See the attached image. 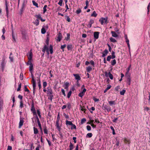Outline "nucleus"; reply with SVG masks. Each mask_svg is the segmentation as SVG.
Here are the masks:
<instances>
[{"mask_svg":"<svg viewBox=\"0 0 150 150\" xmlns=\"http://www.w3.org/2000/svg\"><path fill=\"white\" fill-rule=\"evenodd\" d=\"M87 129L88 131H90L91 129V127L89 125H87L86 126Z\"/></svg>","mask_w":150,"mask_h":150,"instance_id":"0e129e2a","label":"nucleus"},{"mask_svg":"<svg viewBox=\"0 0 150 150\" xmlns=\"http://www.w3.org/2000/svg\"><path fill=\"white\" fill-rule=\"evenodd\" d=\"M86 118H82L81 119V124H82L83 123L86 121Z\"/></svg>","mask_w":150,"mask_h":150,"instance_id":"de8ad7c7","label":"nucleus"},{"mask_svg":"<svg viewBox=\"0 0 150 150\" xmlns=\"http://www.w3.org/2000/svg\"><path fill=\"white\" fill-rule=\"evenodd\" d=\"M33 23L36 25L37 26L39 24V21H38V19H37L35 22H34Z\"/></svg>","mask_w":150,"mask_h":150,"instance_id":"473e14b6","label":"nucleus"},{"mask_svg":"<svg viewBox=\"0 0 150 150\" xmlns=\"http://www.w3.org/2000/svg\"><path fill=\"white\" fill-rule=\"evenodd\" d=\"M109 103L110 105L112 106V105H115V101H110L108 102Z\"/></svg>","mask_w":150,"mask_h":150,"instance_id":"f3484780","label":"nucleus"},{"mask_svg":"<svg viewBox=\"0 0 150 150\" xmlns=\"http://www.w3.org/2000/svg\"><path fill=\"white\" fill-rule=\"evenodd\" d=\"M53 48L52 45H50L49 46V48L48 47L47 49V50L46 52H47V55H49V50L50 52V53L51 54H52L53 53Z\"/></svg>","mask_w":150,"mask_h":150,"instance_id":"f257e3e1","label":"nucleus"},{"mask_svg":"<svg viewBox=\"0 0 150 150\" xmlns=\"http://www.w3.org/2000/svg\"><path fill=\"white\" fill-rule=\"evenodd\" d=\"M49 38L47 37V39L46 40V43L47 44V45H47V46H48L49 45Z\"/></svg>","mask_w":150,"mask_h":150,"instance_id":"3c124183","label":"nucleus"},{"mask_svg":"<svg viewBox=\"0 0 150 150\" xmlns=\"http://www.w3.org/2000/svg\"><path fill=\"white\" fill-rule=\"evenodd\" d=\"M110 40L112 42H117L116 40L114 38L112 37L110 38Z\"/></svg>","mask_w":150,"mask_h":150,"instance_id":"5701e85b","label":"nucleus"},{"mask_svg":"<svg viewBox=\"0 0 150 150\" xmlns=\"http://www.w3.org/2000/svg\"><path fill=\"white\" fill-rule=\"evenodd\" d=\"M71 129H76V126L75 125L72 124V125H71Z\"/></svg>","mask_w":150,"mask_h":150,"instance_id":"49530a36","label":"nucleus"},{"mask_svg":"<svg viewBox=\"0 0 150 150\" xmlns=\"http://www.w3.org/2000/svg\"><path fill=\"white\" fill-rule=\"evenodd\" d=\"M41 33L42 34H44L46 32V30L44 28H42L41 30Z\"/></svg>","mask_w":150,"mask_h":150,"instance_id":"2f4dec72","label":"nucleus"},{"mask_svg":"<svg viewBox=\"0 0 150 150\" xmlns=\"http://www.w3.org/2000/svg\"><path fill=\"white\" fill-rule=\"evenodd\" d=\"M21 83H20L18 86V88L17 89V91H19L20 90L21 88Z\"/></svg>","mask_w":150,"mask_h":150,"instance_id":"a19ab883","label":"nucleus"},{"mask_svg":"<svg viewBox=\"0 0 150 150\" xmlns=\"http://www.w3.org/2000/svg\"><path fill=\"white\" fill-rule=\"evenodd\" d=\"M6 62L5 61V59L3 58L2 59V61L1 63V66L3 70L4 69V67L5 66Z\"/></svg>","mask_w":150,"mask_h":150,"instance_id":"39448f33","label":"nucleus"},{"mask_svg":"<svg viewBox=\"0 0 150 150\" xmlns=\"http://www.w3.org/2000/svg\"><path fill=\"white\" fill-rule=\"evenodd\" d=\"M29 55L28 57V59H32V53L31 52H29Z\"/></svg>","mask_w":150,"mask_h":150,"instance_id":"a211bd4d","label":"nucleus"},{"mask_svg":"<svg viewBox=\"0 0 150 150\" xmlns=\"http://www.w3.org/2000/svg\"><path fill=\"white\" fill-rule=\"evenodd\" d=\"M103 110H107L108 112H109L110 111V108L106 105H103Z\"/></svg>","mask_w":150,"mask_h":150,"instance_id":"7ed1b4c3","label":"nucleus"},{"mask_svg":"<svg viewBox=\"0 0 150 150\" xmlns=\"http://www.w3.org/2000/svg\"><path fill=\"white\" fill-rule=\"evenodd\" d=\"M48 46H47L46 45H45L44 47H43V48L42 49V52L44 53H45V51H46L47 50V49Z\"/></svg>","mask_w":150,"mask_h":150,"instance_id":"f8f14e48","label":"nucleus"},{"mask_svg":"<svg viewBox=\"0 0 150 150\" xmlns=\"http://www.w3.org/2000/svg\"><path fill=\"white\" fill-rule=\"evenodd\" d=\"M32 3H33V4L34 6H35L36 7H37V8L38 7V4L36 2L34 1L33 0L32 1Z\"/></svg>","mask_w":150,"mask_h":150,"instance_id":"b1692460","label":"nucleus"},{"mask_svg":"<svg viewBox=\"0 0 150 150\" xmlns=\"http://www.w3.org/2000/svg\"><path fill=\"white\" fill-rule=\"evenodd\" d=\"M93 135V134L92 133H88L86 136V137H88L89 138H91V137Z\"/></svg>","mask_w":150,"mask_h":150,"instance_id":"7c9ffc66","label":"nucleus"},{"mask_svg":"<svg viewBox=\"0 0 150 150\" xmlns=\"http://www.w3.org/2000/svg\"><path fill=\"white\" fill-rule=\"evenodd\" d=\"M37 113L39 118H41V116L40 115V112L39 110H37Z\"/></svg>","mask_w":150,"mask_h":150,"instance_id":"a18cd8bd","label":"nucleus"},{"mask_svg":"<svg viewBox=\"0 0 150 150\" xmlns=\"http://www.w3.org/2000/svg\"><path fill=\"white\" fill-rule=\"evenodd\" d=\"M108 74V76H109V77H110V79L111 80L113 79V76L112 75L111 73L110 72H109Z\"/></svg>","mask_w":150,"mask_h":150,"instance_id":"cd10ccee","label":"nucleus"},{"mask_svg":"<svg viewBox=\"0 0 150 150\" xmlns=\"http://www.w3.org/2000/svg\"><path fill=\"white\" fill-rule=\"evenodd\" d=\"M31 110L32 111L33 113V115H36L37 113L36 112L35 108L34 106L33 102L32 105V107L31 109Z\"/></svg>","mask_w":150,"mask_h":150,"instance_id":"f03ea898","label":"nucleus"},{"mask_svg":"<svg viewBox=\"0 0 150 150\" xmlns=\"http://www.w3.org/2000/svg\"><path fill=\"white\" fill-rule=\"evenodd\" d=\"M33 130L34 134H36L38 133V129L37 128H35V127H33Z\"/></svg>","mask_w":150,"mask_h":150,"instance_id":"4be33fe9","label":"nucleus"},{"mask_svg":"<svg viewBox=\"0 0 150 150\" xmlns=\"http://www.w3.org/2000/svg\"><path fill=\"white\" fill-rule=\"evenodd\" d=\"M97 16V14L96 13L95 11H94L93 13L91 14V16H94L96 17Z\"/></svg>","mask_w":150,"mask_h":150,"instance_id":"58836bf2","label":"nucleus"},{"mask_svg":"<svg viewBox=\"0 0 150 150\" xmlns=\"http://www.w3.org/2000/svg\"><path fill=\"white\" fill-rule=\"evenodd\" d=\"M37 123L38 124L39 127L40 128V129L41 130V132H42V134H43V132H42V127H41V124L40 123V122H37Z\"/></svg>","mask_w":150,"mask_h":150,"instance_id":"a878e982","label":"nucleus"},{"mask_svg":"<svg viewBox=\"0 0 150 150\" xmlns=\"http://www.w3.org/2000/svg\"><path fill=\"white\" fill-rule=\"evenodd\" d=\"M111 33L112 36L113 37H117L118 36V35L115 32V31H112Z\"/></svg>","mask_w":150,"mask_h":150,"instance_id":"4468645a","label":"nucleus"},{"mask_svg":"<svg viewBox=\"0 0 150 150\" xmlns=\"http://www.w3.org/2000/svg\"><path fill=\"white\" fill-rule=\"evenodd\" d=\"M120 88V86H117L115 88V90L116 91H118L119 89Z\"/></svg>","mask_w":150,"mask_h":150,"instance_id":"8fccbe9b","label":"nucleus"},{"mask_svg":"<svg viewBox=\"0 0 150 150\" xmlns=\"http://www.w3.org/2000/svg\"><path fill=\"white\" fill-rule=\"evenodd\" d=\"M12 37L13 39V41L15 42H16V40L15 39V36L14 35V34L13 33V31H12Z\"/></svg>","mask_w":150,"mask_h":150,"instance_id":"4c0bfd02","label":"nucleus"},{"mask_svg":"<svg viewBox=\"0 0 150 150\" xmlns=\"http://www.w3.org/2000/svg\"><path fill=\"white\" fill-rule=\"evenodd\" d=\"M44 133L45 134H48V130L47 129V127H45L44 129Z\"/></svg>","mask_w":150,"mask_h":150,"instance_id":"c9c22d12","label":"nucleus"},{"mask_svg":"<svg viewBox=\"0 0 150 150\" xmlns=\"http://www.w3.org/2000/svg\"><path fill=\"white\" fill-rule=\"evenodd\" d=\"M47 94L49 96L50 95H52V90L51 89H48V90H47Z\"/></svg>","mask_w":150,"mask_h":150,"instance_id":"1a4fd4ad","label":"nucleus"},{"mask_svg":"<svg viewBox=\"0 0 150 150\" xmlns=\"http://www.w3.org/2000/svg\"><path fill=\"white\" fill-rule=\"evenodd\" d=\"M84 95V94L82 93L81 92L79 93L78 96L80 97H82Z\"/></svg>","mask_w":150,"mask_h":150,"instance_id":"5fc2aeb1","label":"nucleus"},{"mask_svg":"<svg viewBox=\"0 0 150 150\" xmlns=\"http://www.w3.org/2000/svg\"><path fill=\"white\" fill-rule=\"evenodd\" d=\"M6 11L7 16V18H8V8L7 6L6 3Z\"/></svg>","mask_w":150,"mask_h":150,"instance_id":"aec40b11","label":"nucleus"},{"mask_svg":"<svg viewBox=\"0 0 150 150\" xmlns=\"http://www.w3.org/2000/svg\"><path fill=\"white\" fill-rule=\"evenodd\" d=\"M67 48L68 50H71L72 49V45H68L67 46Z\"/></svg>","mask_w":150,"mask_h":150,"instance_id":"c756f323","label":"nucleus"},{"mask_svg":"<svg viewBox=\"0 0 150 150\" xmlns=\"http://www.w3.org/2000/svg\"><path fill=\"white\" fill-rule=\"evenodd\" d=\"M116 61L115 59H114L111 62V65L112 66H114L116 64Z\"/></svg>","mask_w":150,"mask_h":150,"instance_id":"bb28decb","label":"nucleus"},{"mask_svg":"<svg viewBox=\"0 0 150 150\" xmlns=\"http://www.w3.org/2000/svg\"><path fill=\"white\" fill-rule=\"evenodd\" d=\"M127 82L131 81V79L129 75H128L127 76Z\"/></svg>","mask_w":150,"mask_h":150,"instance_id":"37998d69","label":"nucleus"},{"mask_svg":"<svg viewBox=\"0 0 150 150\" xmlns=\"http://www.w3.org/2000/svg\"><path fill=\"white\" fill-rule=\"evenodd\" d=\"M131 67V65L130 64L129 67L127 69V71L126 72V74H127L128 73L129 74V71L130 70V68Z\"/></svg>","mask_w":150,"mask_h":150,"instance_id":"c03bdc74","label":"nucleus"},{"mask_svg":"<svg viewBox=\"0 0 150 150\" xmlns=\"http://www.w3.org/2000/svg\"><path fill=\"white\" fill-rule=\"evenodd\" d=\"M20 78L21 80H22L23 79V75L22 73H21L20 76Z\"/></svg>","mask_w":150,"mask_h":150,"instance_id":"680f3d73","label":"nucleus"},{"mask_svg":"<svg viewBox=\"0 0 150 150\" xmlns=\"http://www.w3.org/2000/svg\"><path fill=\"white\" fill-rule=\"evenodd\" d=\"M46 140L47 141V142L48 143V144L50 146H51L52 145H53V144H52L51 142L49 140H48L47 139Z\"/></svg>","mask_w":150,"mask_h":150,"instance_id":"bf43d9fd","label":"nucleus"},{"mask_svg":"<svg viewBox=\"0 0 150 150\" xmlns=\"http://www.w3.org/2000/svg\"><path fill=\"white\" fill-rule=\"evenodd\" d=\"M24 91H25L26 92H30V91L28 89L27 86H24Z\"/></svg>","mask_w":150,"mask_h":150,"instance_id":"4d7b16f0","label":"nucleus"},{"mask_svg":"<svg viewBox=\"0 0 150 150\" xmlns=\"http://www.w3.org/2000/svg\"><path fill=\"white\" fill-rule=\"evenodd\" d=\"M81 11V10L80 8H79L76 11V13L78 14L80 13Z\"/></svg>","mask_w":150,"mask_h":150,"instance_id":"052dcab7","label":"nucleus"},{"mask_svg":"<svg viewBox=\"0 0 150 150\" xmlns=\"http://www.w3.org/2000/svg\"><path fill=\"white\" fill-rule=\"evenodd\" d=\"M69 149L70 150H72L74 149V146L73 144L70 142V145L69 146Z\"/></svg>","mask_w":150,"mask_h":150,"instance_id":"72a5a7b5","label":"nucleus"},{"mask_svg":"<svg viewBox=\"0 0 150 150\" xmlns=\"http://www.w3.org/2000/svg\"><path fill=\"white\" fill-rule=\"evenodd\" d=\"M94 23V21L93 19H91L88 24L87 25L88 27L91 28V27L92 24Z\"/></svg>","mask_w":150,"mask_h":150,"instance_id":"9d476101","label":"nucleus"},{"mask_svg":"<svg viewBox=\"0 0 150 150\" xmlns=\"http://www.w3.org/2000/svg\"><path fill=\"white\" fill-rule=\"evenodd\" d=\"M47 83L46 82V81L44 82L43 83V88H45V87L47 86Z\"/></svg>","mask_w":150,"mask_h":150,"instance_id":"6e6d98bb","label":"nucleus"},{"mask_svg":"<svg viewBox=\"0 0 150 150\" xmlns=\"http://www.w3.org/2000/svg\"><path fill=\"white\" fill-rule=\"evenodd\" d=\"M92 68L89 66L86 68V71L87 72H89L92 70Z\"/></svg>","mask_w":150,"mask_h":150,"instance_id":"412c9836","label":"nucleus"},{"mask_svg":"<svg viewBox=\"0 0 150 150\" xmlns=\"http://www.w3.org/2000/svg\"><path fill=\"white\" fill-rule=\"evenodd\" d=\"M72 123L71 121H69L68 120H66V125H72Z\"/></svg>","mask_w":150,"mask_h":150,"instance_id":"2eb2a0df","label":"nucleus"},{"mask_svg":"<svg viewBox=\"0 0 150 150\" xmlns=\"http://www.w3.org/2000/svg\"><path fill=\"white\" fill-rule=\"evenodd\" d=\"M29 71L31 73H32L33 69V64L30 65L29 66Z\"/></svg>","mask_w":150,"mask_h":150,"instance_id":"6ab92c4d","label":"nucleus"},{"mask_svg":"<svg viewBox=\"0 0 150 150\" xmlns=\"http://www.w3.org/2000/svg\"><path fill=\"white\" fill-rule=\"evenodd\" d=\"M111 59V56L110 55L108 56L107 58V60L108 61H110Z\"/></svg>","mask_w":150,"mask_h":150,"instance_id":"864d4df0","label":"nucleus"},{"mask_svg":"<svg viewBox=\"0 0 150 150\" xmlns=\"http://www.w3.org/2000/svg\"><path fill=\"white\" fill-rule=\"evenodd\" d=\"M32 59H28V62L26 63V64L27 65H31L33 64L31 62Z\"/></svg>","mask_w":150,"mask_h":150,"instance_id":"c85d7f7f","label":"nucleus"},{"mask_svg":"<svg viewBox=\"0 0 150 150\" xmlns=\"http://www.w3.org/2000/svg\"><path fill=\"white\" fill-rule=\"evenodd\" d=\"M73 75L75 77L76 79L78 80H80L81 78L79 74H74Z\"/></svg>","mask_w":150,"mask_h":150,"instance_id":"6e6552de","label":"nucleus"},{"mask_svg":"<svg viewBox=\"0 0 150 150\" xmlns=\"http://www.w3.org/2000/svg\"><path fill=\"white\" fill-rule=\"evenodd\" d=\"M49 97L48 98L51 101H52V99L53 98V95H51L49 96Z\"/></svg>","mask_w":150,"mask_h":150,"instance_id":"e2e57ef3","label":"nucleus"},{"mask_svg":"<svg viewBox=\"0 0 150 150\" xmlns=\"http://www.w3.org/2000/svg\"><path fill=\"white\" fill-rule=\"evenodd\" d=\"M23 118H22L21 117L20 118V121L19 123V128H20L23 125L24 122L23 120Z\"/></svg>","mask_w":150,"mask_h":150,"instance_id":"0eeeda50","label":"nucleus"},{"mask_svg":"<svg viewBox=\"0 0 150 150\" xmlns=\"http://www.w3.org/2000/svg\"><path fill=\"white\" fill-rule=\"evenodd\" d=\"M63 2V0H59V2L58 3V4L60 5V6H62V3Z\"/></svg>","mask_w":150,"mask_h":150,"instance_id":"774afa93","label":"nucleus"},{"mask_svg":"<svg viewBox=\"0 0 150 150\" xmlns=\"http://www.w3.org/2000/svg\"><path fill=\"white\" fill-rule=\"evenodd\" d=\"M47 7V5H45L43 7V13H45L47 11L46 8Z\"/></svg>","mask_w":150,"mask_h":150,"instance_id":"09e8293b","label":"nucleus"},{"mask_svg":"<svg viewBox=\"0 0 150 150\" xmlns=\"http://www.w3.org/2000/svg\"><path fill=\"white\" fill-rule=\"evenodd\" d=\"M70 38V34L69 33H67V37L65 38V39L67 40H68Z\"/></svg>","mask_w":150,"mask_h":150,"instance_id":"393cba45","label":"nucleus"},{"mask_svg":"<svg viewBox=\"0 0 150 150\" xmlns=\"http://www.w3.org/2000/svg\"><path fill=\"white\" fill-rule=\"evenodd\" d=\"M18 98L20 99V101H23V96L21 95H19L18 96Z\"/></svg>","mask_w":150,"mask_h":150,"instance_id":"338daca9","label":"nucleus"},{"mask_svg":"<svg viewBox=\"0 0 150 150\" xmlns=\"http://www.w3.org/2000/svg\"><path fill=\"white\" fill-rule=\"evenodd\" d=\"M67 107L68 108V109L69 110L71 108V104L69 103H68L67 104Z\"/></svg>","mask_w":150,"mask_h":150,"instance_id":"ea45409f","label":"nucleus"},{"mask_svg":"<svg viewBox=\"0 0 150 150\" xmlns=\"http://www.w3.org/2000/svg\"><path fill=\"white\" fill-rule=\"evenodd\" d=\"M32 80L33 88H34V87H36V86L35 81L34 78H32Z\"/></svg>","mask_w":150,"mask_h":150,"instance_id":"9b49d317","label":"nucleus"},{"mask_svg":"<svg viewBox=\"0 0 150 150\" xmlns=\"http://www.w3.org/2000/svg\"><path fill=\"white\" fill-rule=\"evenodd\" d=\"M100 33L98 32H95L94 33V37L95 39H97L99 37V34Z\"/></svg>","mask_w":150,"mask_h":150,"instance_id":"423d86ee","label":"nucleus"},{"mask_svg":"<svg viewBox=\"0 0 150 150\" xmlns=\"http://www.w3.org/2000/svg\"><path fill=\"white\" fill-rule=\"evenodd\" d=\"M66 46V44H64L63 45H62L61 47V49H62L63 51H64V48H65Z\"/></svg>","mask_w":150,"mask_h":150,"instance_id":"79ce46f5","label":"nucleus"},{"mask_svg":"<svg viewBox=\"0 0 150 150\" xmlns=\"http://www.w3.org/2000/svg\"><path fill=\"white\" fill-rule=\"evenodd\" d=\"M23 107V101H20V107L21 108H22Z\"/></svg>","mask_w":150,"mask_h":150,"instance_id":"13d9d810","label":"nucleus"},{"mask_svg":"<svg viewBox=\"0 0 150 150\" xmlns=\"http://www.w3.org/2000/svg\"><path fill=\"white\" fill-rule=\"evenodd\" d=\"M111 87V86L110 85H109L106 88L105 90L104 91V93H106L107 91L110 89Z\"/></svg>","mask_w":150,"mask_h":150,"instance_id":"dca6fc26","label":"nucleus"},{"mask_svg":"<svg viewBox=\"0 0 150 150\" xmlns=\"http://www.w3.org/2000/svg\"><path fill=\"white\" fill-rule=\"evenodd\" d=\"M125 92H126V91L125 90L123 89L122 90V91H120V94L121 95H124V94L125 93Z\"/></svg>","mask_w":150,"mask_h":150,"instance_id":"f704fd0d","label":"nucleus"},{"mask_svg":"<svg viewBox=\"0 0 150 150\" xmlns=\"http://www.w3.org/2000/svg\"><path fill=\"white\" fill-rule=\"evenodd\" d=\"M62 35L61 33L60 32H59L58 34V36L57 37V40L58 42H60L62 40Z\"/></svg>","mask_w":150,"mask_h":150,"instance_id":"20e7f679","label":"nucleus"},{"mask_svg":"<svg viewBox=\"0 0 150 150\" xmlns=\"http://www.w3.org/2000/svg\"><path fill=\"white\" fill-rule=\"evenodd\" d=\"M71 93L72 91L71 90H70L67 94V96L68 98H69L70 97L71 95Z\"/></svg>","mask_w":150,"mask_h":150,"instance_id":"e433bc0d","label":"nucleus"},{"mask_svg":"<svg viewBox=\"0 0 150 150\" xmlns=\"http://www.w3.org/2000/svg\"><path fill=\"white\" fill-rule=\"evenodd\" d=\"M36 17L38 19H42L41 16V15L40 14L36 15Z\"/></svg>","mask_w":150,"mask_h":150,"instance_id":"69168bd1","label":"nucleus"},{"mask_svg":"<svg viewBox=\"0 0 150 150\" xmlns=\"http://www.w3.org/2000/svg\"><path fill=\"white\" fill-rule=\"evenodd\" d=\"M64 88L65 89H68V87L69 86V83L68 82H66L64 84Z\"/></svg>","mask_w":150,"mask_h":150,"instance_id":"ddd939ff","label":"nucleus"},{"mask_svg":"<svg viewBox=\"0 0 150 150\" xmlns=\"http://www.w3.org/2000/svg\"><path fill=\"white\" fill-rule=\"evenodd\" d=\"M104 20H107V19H99V21L102 25H103L104 23Z\"/></svg>","mask_w":150,"mask_h":150,"instance_id":"603ef678","label":"nucleus"}]
</instances>
